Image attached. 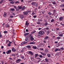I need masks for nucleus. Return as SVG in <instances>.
I'll return each mask as SVG.
<instances>
[{
  "mask_svg": "<svg viewBox=\"0 0 64 64\" xmlns=\"http://www.w3.org/2000/svg\"><path fill=\"white\" fill-rule=\"evenodd\" d=\"M44 32H45L43 31H40L38 32V34H40V35H43V34H44Z\"/></svg>",
  "mask_w": 64,
  "mask_h": 64,
  "instance_id": "obj_1",
  "label": "nucleus"
},
{
  "mask_svg": "<svg viewBox=\"0 0 64 64\" xmlns=\"http://www.w3.org/2000/svg\"><path fill=\"white\" fill-rule=\"evenodd\" d=\"M6 53L7 54H9L11 53V50H10L6 52Z\"/></svg>",
  "mask_w": 64,
  "mask_h": 64,
  "instance_id": "obj_2",
  "label": "nucleus"
},
{
  "mask_svg": "<svg viewBox=\"0 0 64 64\" xmlns=\"http://www.w3.org/2000/svg\"><path fill=\"white\" fill-rule=\"evenodd\" d=\"M27 43V42H22V43H21L20 44V46H22L24 44H26Z\"/></svg>",
  "mask_w": 64,
  "mask_h": 64,
  "instance_id": "obj_3",
  "label": "nucleus"
},
{
  "mask_svg": "<svg viewBox=\"0 0 64 64\" xmlns=\"http://www.w3.org/2000/svg\"><path fill=\"white\" fill-rule=\"evenodd\" d=\"M23 15H27L28 14V12L26 11L24 12H23Z\"/></svg>",
  "mask_w": 64,
  "mask_h": 64,
  "instance_id": "obj_4",
  "label": "nucleus"
},
{
  "mask_svg": "<svg viewBox=\"0 0 64 64\" xmlns=\"http://www.w3.org/2000/svg\"><path fill=\"white\" fill-rule=\"evenodd\" d=\"M63 18L62 17H60L59 18V20L60 21H61L63 20Z\"/></svg>",
  "mask_w": 64,
  "mask_h": 64,
  "instance_id": "obj_5",
  "label": "nucleus"
},
{
  "mask_svg": "<svg viewBox=\"0 0 64 64\" xmlns=\"http://www.w3.org/2000/svg\"><path fill=\"white\" fill-rule=\"evenodd\" d=\"M14 8H15V9H16V11H18V10H19V9L17 7H16V6H14Z\"/></svg>",
  "mask_w": 64,
  "mask_h": 64,
  "instance_id": "obj_6",
  "label": "nucleus"
},
{
  "mask_svg": "<svg viewBox=\"0 0 64 64\" xmlns=\"http://www.w3.org/2000/svg\"><path fill=\"white\" fill-rule=\"evenodd\" d=\"M7 16V13L6 12H4V14H3V16L4 17H6Z\"/></svg>",
  "mask_w": 64,
  "mask_h": 64,
  "instance_id": "obj_7",
  "label": "nucleus"
},
{
  "mask_svg": "<svg viewBox=\"0 0 64 64\" xmlns=\"http://www.w3.org/2000/svg\"><path fill=\"white\" fill-rule=\"evenodd\" d=\"M12 50L13 51V52H16V50L14 48H12Z\"/></svg>",
  "mask_w": 64,
  "mask_h": 64,
  "instance_id": "obj_8",
  "label": "nucleus"
},
{
  "mask_svg": "<svg viewBox=\"0 0 64 64\" xmlns=\"http://www.w3.org/2000/svg\"><path fill=\"white\" fill-rule=\"evenodd\" d=\"M21 61V60L20 59H18L17 60H16V63H19L20 62V61Z\"/></svg>",
  "mask_w": 64,
  "mask_h": 64,
  "instance_id": "obj_9",
  "label": "nucleus"
},
{
  "mask_svg": "<svg viewBox=\"0 0 64 64\" xmlns=\"http://www.w3.org/2000/svg\"><path fill=\"white\" fill-rule=\"evenodd\" d=\"M26 41L27 42H28V41H29V38H28V37H26Z\"/></svg>",
  "mask_w": 64,
  "mask_h": 64,
  "instance_id": "obj_10",
  "label": "nucleus"
},
{
  "mask_svg": "<svg viewBox=\"0 0 64 64\" xmlns=\"http://www.w3.org/2000/svg\"><path fill=\"white\" fill-rule=\"evenodd\" d=\"M18 11H19V9H22V6H18Z\"/></svg>",
  "mask_w": 64,
  "mask_h": 64,
  "instance_id": "obj_11",
  "label": "nucleus"
},
{
  "mask_svg": "<svg viewBox=\"0 0 64 64\" xmlns=\"http://www.w3.org/2000/svg\"><path fill=\"white\" fill-rule=\"evenodd\" d=\"M29 53L30 54H31V55H32L33 54V52L31 51H29Z\"/></svg>",
  "mask_w": 64,
  "mask_h": 64,
  "instance_id": "obj_12",
  "label": "nucleus"
},
{
  "mask_svg": "<svg viewBox=\"0 0 64 64\" xmlns=\"http://www.w3.org/2000/svg\"><path fill=\"white\" fill-rule=\"evenodd\" d=\"M38 5V3H36H36H35V4H34V6H36V7H37Z\"/></svg>",
  "mask_w": 64,
  "mask_h": 64,
  "instance_id": "obj_13",
  "label": "nucleus"
},
{
  "mask_svg": "<svg viewBox=\"0 0 64 64\" xmlns=\"http://www.w3.org/2000/svg\"><path fill=\"white\" fill-rule=\"evenodd\" d=\"M61 52H57L56 54V55H58V54H60V55H62V54Z\"/></svg>",
  "mask_w": 64,
  "mask_h": 64,
  "instance_id": "obj_14",
  "label": "nucleus"
},
{
  "mask_svg": "<svg viewBox=\"0 0 64 64\" xmlns=\"http://www.w3.org/2000/svg\"><path fill=\"white\" fill-rule=\"evenodd\" d=\"M48 23H46L44 24V26H45V27H48L47 25H48Z\"/></svg>",
  "mask_w": 64,
  "mask_h": 64,
  "instance_id": "obj_15",
  "label": "nucleus"
},
{
  "mask_svg": "<svg viewBox=\"0 0 64 64\" xmlns=\"http://www.w3.org/2000/svg\"><path fill=\"white\" fill-rule=\"evenodd\" d=\"M40 53L42 55H44V56H45V55H46V54L43 52H40Z\"/></svg>",
  "mask_w": 64,
  "mask_h": 64,
  "instance_id": "obj_16",
  "label": "nucleus"
},
{
  "mask_svg": "<svg viewBox=\"0 0 64 64\" xmlns=\"http://www.w3.org/2000/svg\"><path fill=\"white\" fill-rule=\"evenodd\" d=\"M6 28H8V27H9L10 26L8 24H7L6 25Z\"/></svg>",
  "mask_w": 64,
  "mask_h": 64,
  "instance_id": "obj_17",
  "label": "nucleus"
},
{
  "mask_svg": "<svg viewBox=\"0 0 64 64\" xmlns=\"http://www.w3.org/2000/svg\"><path fill=\"white\" fill-rule=\"evenodd\" d=\"M37 56H39V55L38 54H35V56H34V58H36L37 57Z\"/></svg>",
  "mask_w": 64,
  "mask_h": 64,
  "instance_id": "obj_18",
  "label": "nucleus"
},
{
  "mask_svg": "<svg viewBox=\"0 0 64 64\" xmlns=\"http://www.w3.org/2000/svg\"><path fill=\"white\" fill-rule=\"evenodd\" d=\"M47 55L48 57H49V58H50V57L51 55H50V54H48Z\"/></svg>",
  "mask_w": 64,
  "mask_h": 64,
  "instance_id": "obj_19",
  "label": "nucleus"
},
{
  "mask_svg": "<svg viewBox=\"0 0 64 64\" xmlns=\"http://www.w3.org/2000/svg\"><path fill=\"white\" fill-rule=\"evenodd\" d=\"M26 25H29V23L28 22V21H27L26 23Z\"/></svg>",
  "mask_w": 64,
  "mask_h": 64,
  "instance_id": "obj_20",
  "label": "nucleus"
},
{
  "mask_svg": "<svg viewBox=\"0 0 64 64\" xmlns=\"http://www.w3.org/2000/svg\"><path fill=\"white\" fill-rule=\"evenodd\" d=\"M45 60H46V62H49V60H48V59L47 58H45Z\"/></svg>",
  "mask_w": 64,
  "mask_h": 64,
  "instance_id": "obj_21",
  "label": "nucleus"
},
{
  "mask_svg": "<svg viewBox=\"0 0 64 64\" xmlns=\"http://www.w3.org/2000/svg\"><path fill=\"white\" fill-rule=\"evenodd\" d=\"M10 3L11 4H14L15 2L13 1H12L10 2Z\"/></svg>",
  "mask_w": 64,
  "mask_h": 64,
  "instance_id": "obj_22",
  "label": "nucleus"
},
{
  "mask_svg": "<svg viewBox=\"0 0 64 64\" xmlns=\"http://www.w3.org/2000/svg\"><path fill=\"white\" fill-rule=\"evenodd\" d=\"M4 34H7L8 33V31H4L3 32Z\"/></svg>",
  "mask_w": 64,
  "mask_h": 64,
  "instance_id": "obj_23",
  "label": "nucleus"
},
{
  "mask_svg": "<svg viewBox=\"0 0 64 64\" xmlns=\"http://www.w3.org/2000/svg\"><path fill=\"white\" fill-rule=\"evenodd\" d=\"M49 38V37L48 36H46L44 38V40H46L47 39H48Z\"/></svg>",
  "mask_w": 64,
  "mask_h": 64,
  "instance_id": "obj_24",
  "label": "nucleus"
},
{
  "mask_svg": "<svg viewBox=\"0 0 64 64\" xmlns=\"http://www.w3.org/2000/svg\"><path fill=\"white\" fill-rule=\"evenodd\" d=\"M40 46L42 47H43L44 46L42 45V44H40Z\"/></svg>",
  "mask_w": 64,
  "mask_h": 64,
  "instance_id": "obj_25",
  "label": "nucleus"
},
{
  "mask_svg": "<svg viewBox=\"0 0 64 64\" xmlns=\"http://www.w3.org/2000/svg\"><path fill=\"white\" fill-rule=\"evenodd\" d=\"M59 51V49L56 48L55 50H54V51L55 52H56V51Z\"/></svg>",
  "mask_w": 64,
  "mask_h": 64,
  "instance_id": "obj_26",
  "label": "nucleus"
},
{
  "mask_svg": "<svg viewBox=\"0 0 64 64\" xmlns=\"http://www.w3.org/2000/svg\"><path fill=\"white\" fill-rule=\"evenodd\" d=\"M52 3L53 4H54V5H56V2H52Z\"/></svg>",
  "mask_w": 64,
  "mask_h": 64,
  "instance_id": "obj_27",
  "label": "nucleus"
},
{
  "mask_svg": "<svg viewBox=\"0 0 64 64\" xmlns=\"http://www.w3.org/2000/svg\"><path fill=\"white\" fill-rule=\"evenodd\" d=\"M33 48L35 49H37V47L36 46H33Z\"/></svg>",
  "mask_w": 64,
  "mask_h": 64,
  "instance_id": "obj_28",
  "label": "nucleus"
},
{
  "mask_svg": "<svg viewBox=\"0 0 64 64\" xmlns=\"http://www.w3.org/2000/svg\"><path fill=\"white\" fill-rule=\"evenodd\" d=\"M26 47L28 48H31V46H26Z\"/></svg>",
  "mask_w": 64,
  "mask_h": 64,
  "instance_id": "obj_29",
  "label": "nucleus"
},
{
  "mask_svg": "<svg viewBox=\"0 0 64 64\" xmlns=\"http://www.w3.org/2000/svg\"><path fill=\"white\" fill-rule=\"evenodd\" d=\"M48 15H49L51 16V15H52V13H51L50 12H49L48 13Z\"/></svg>",
  "mask_w": 64,
  "mask_h": 64,
  "instance_id": "obj_30",
  "label": "nucleus"
},
{
  "mask_svg": "<svg viewBox=\"0 0 64 64\" xmlns=\"http://www.w3.org/2000/svg\"><path fill=\"white\" fill-rule=\"evenodd\" d=\"M25 8H26V7L25 6H23L22 8V10H23L24 9H25Z\"/></svg>",
  "mask_w": 64,
  "mask_h": 64,
  "instance_id": "obj_31",
  "label": "nucleus"
},
{
  "mask_svg": "<svg viewBox=\"0 0 64 64\" xmlns=\"http://www.w3.org/2000/svg\"><path fill=\"white\" fill-rule=\"evenodd\" d=\"M24 17V16H23L22 15L20 16V18H21V19H23Z\"/></svg>",
  "mask_w": 64,
  "mask_h": 64,
  "instance_id": "obj_32",
  "label": "nucleus"
},
{
  "mask_svg": "<svg viewBox=\"0 0 64 64\" xmlns=\"http://www.w3.org/2000/svg\"><path fill=\"white\" fill-rule=\"evenodd\" d=\"M36 32V30H34L32 32V34H34V33H35Z\"/></svg>",
  "mask_w": 64,
  "mask_h": 64,
  "instance_id": "obj_33",
  "label": "nucleus"
},
{
  "mask_svg": "<svg viewBox=\"0 0 64 64\" xmlns=\"http://www.w3.org/2000/svg\"><path fill=\"white\" fill-rule=\"evenodd\" d=\"M42 30L43 31H45V32H46V28H44V29H43Z\"/></svg>",
  "mask_w": 64,
  "mask_h": 64,
  "instance_id": "obj_34",
  "label": "nucleus"
},
{
  "mask_svg": "<svg viewBox=\"0 0 64 64\" xmlns=\"http://www.w3.org/2000/svg\"><path fill=\"white\" fill-rule=\"evenodd\" d=\"M30 44H35V43L34 42H30Z\"/></svg>",
  "mask_w": 64,
  "mask_h": 64,
  "instance_id": "obj_35",
  "label": "nucleus"
},
{
  "mask_svg": "<svg viewBox=\"0 0 64 64\" xmlns=\"http://www.w3.org/2000/svg\"><path fill=\"white\" fill-rule=\"evenodd\" d=\"M35 4V3L34 2H32V5H34V4Z\"/></svg>",
  "mask_w": 64,
  "mask_h": 64,
  "instance_id": "obj_36",
  "label": "nucleus"
},
{
  "mask_svg": "<svg viewBox=\"0 0 64 64\" xmlns=\"http://www.w3.org/2000/svg\"><path fill=\"white\" fill-rule=\"evenodd\" d=\"M58 36L60 37V36L62 37V36H63V35L62 34H59Z\"/></svg>",
  "mask_w": 64,
  "mask_h": 64,
  "instance_id": "obj_37",
  "label": "nucleus"
},
{
  "mask_svg": "<svg viewBox=\"0 0 64 64\" xmlns=\"http://www.w3.org/2000/svg\"><path fill=\"white\" fill-rule=\"evenodd\" d=\"M42 21V20H41V19H39L38 20V22H40V21Z\"/></svg>",
  "mask_w": 64,
  "mask_h": 64,
  "instance_id": "obj_38",
  "label": "nucleus"
},
{
  "mask_svg": "<svg viewBox=\"0 0 64 64\" xmlns=\"http://www.w3.org/2000/svg\"><path fill=\"white\" fill-rule=\"evenodd\" d=\"M51 22H54V19H52L51 20Z\"/></svg>",
  "mask_w": 64,
  "mask_h": 64,
  "instance_id": "obj_39",
  "label": "nucleus"
},
{
  "mask_svg": "<svg viewBox=\"0 0 64 64\" xmlns=\"http://www.w3.org/2000/svg\"><path fill=\"white\" fill-rule=\"evenodd\" d=\"M30 39L32 41H33V40H34V38H31Z\"/></svg>",
  "mask_w": 64,
  "mask_h": 64,
  "instance_id": "obj_40",
  "label": "nucleus"
},
{
  "mask_svg": "<svg viewBox=\"0 0 64 64\" xmlns=\"http://www.w3.org/2000/svg\"><path fill=\"white\" fill-rule=\"evenodd\" d=\"M61 7L62 8H63V7H64V4H62L61 5Z\"/></svg>",
  "mask_w": 64,
  "mask_h": 64,
  "instance_id": "obj_41",
  "label": "nucleus"
},
{
  "mask_svg": "<svg viewBox=\"0 0 64 64\" xmlns=\"http://www.w3.org/2000/svg\"><path fill=\"white\" fill-rule=\"evenodd\" d=\"M7 46H8L10 47V46H11V44H7Z\"/></svg>",
  "mask_w": 64,
  "mask_h": 64,
  "instance_id": "obj_42",
  "label": "nucleus"
},
{
  "mask_svg": "<svg viewBox=\"0 0 64 64\" xmlns=\"http://www.w3.org/2000/svg\"><path fill=\"white\" fill-rule=\"evenodd\" d=\"M22 53V52H24V49L22 48V50L20 51Z\"/></svg>",
  "mask_w": 64,
  "mask_h": 64,
  "instance_id": "obj_43",
  "label": "nucleus"
},
{
  "mask_svg": "<svg viewBox=\"0 0 64 64\" xmlns=\"http://www.w3.org/2000/svg\"><path fill=\"white\" fill-rule=\"evenodd\" d=\"M6 44H7L8 43V41H9V40H6Z\"/></svg>",
  "mask_w": 64,
  "mask_h": 64,
  "instance_id": "obj_44",
  "label": "nucleus"
},
{
  "mask_svg": "<svg viewBox=\"0 0 64 64\" xmlns=\"http://www.w3.org/2000/svg\"><path fill=\"white\" fill-rule=\"evenodd\" d=\"M39 49L40 50H44V49L42 48H39Z\"/></svg>",
  "mask_w": 64,
  "mask_h": 64,
  "instance_id": "obj_45",
  "label": "nucleus"
},
{
  "mask_svg": "<svg viewBox=\"0 0 64 64\" xmlns=\"http://www.w3.org/2000/svg\"><path fill=\"white\" fill-rule=\"evenodd\" d=\"M60 38H61L59 37H58L56 38V39H60Z\"/></svg>",
  "mask_w": 64,
  "mask_h": 64,
  "instance_id": "obj_46",
  "label": "nucleus"
},
{
  "mask_svg": "<svg viewBox=\"0 0 64 64\" xmlns=\"http://www.w3.org/2000/svg\"><path fill=\"white\" fill-rule=\"evenodd\" d=\"M19 3V1H17L16 2H15V3L16 4H17V3Z\"/></svg>",
  "mask_w": 64,
  "mask_h": 64,
  "instance_id": "obj_47",
  "label": "nucleus"
},
{
  "mask_svg": "<svg viewBox=\"0 0 64 64\" xmlns=\"http://www.w3.org/2000/svg\"><path fill=\"white\" fill-rule=\"evenodd\" d=\"M43 42L44 43H46V40H44L43 41Z\"/></svg>",
  "mask_w": 64,
  "mask_h": 64,
  "instance_id": "obj_48",
  "label": "nucleus"
},
{
  "mask_svg": "<svg viewBox=\"0 0 64 64\" xmlns=\"http://www.w3.org/2000/svg\"><path fill=\"white\" fill-rule=\"evenodd\" d=\"M47 33L48 34H49V33H50V31H49V30L48 31Z\"/></svg>",
  "mask_w": 64,
  "mask_h": 64,
  "instance_id": "obj_49",
  "label": "nucleus"
},
{
  "mask_svg": "<svg viewBox=\"0 0 64 64\" xmlns=\"http://www.w3.org/2000/svg\"><path fill=\"white\" fill-rule=\"evenodd\" d=\"M39 57L40 58H42L43 56H42V55H40Z\"/></svg>",
  "mask_w": 64,
  "mask_h": 64,
  "instance_id": "obj_50",
  "label": "nucleus"
},
{
  "mask_svg": "<svg viewBox=\"0 0 64 64\" xmlns=\"http://www.w3.org/2000/svg\"><path fill=\"white\" fill-rule=\"evenodd\" d=\"M53 13L54 14V13H55V12H56V10H54L53 11Z\"/></svg>",
  "mask_w": 64,
  "mask_h": 64,
  "instance_id": "obj_51",
  "label": "nucleus"
},
{
  "mask_svg": "<svg viewBox=\"0 0 64 64\" xmlns=\"http://www.w3.org/2000/svg\"><path fill=\"white\" fill-rule=\"evenodd\" d=\"M59 34V35H61V34H62V33L61 32H59L58 33Z\"/></svg>",
  "mask_w": 64,
  "mask_h": 64,
  "instance_id": "obj_52",
  "label": "nucleus"
},
{
  "mask_svg": "<svg viewBox=\"0 0 64 64\" xmlns=\"http://www.w3.org/2000/svg\"><path fill=\"white\" fill-rule=\"evenodd\" d=\"M35 14V13L34 12H32V15H34Z\"/></svg>",
  "mask_w": 64,
  "mask_h": 64,
  "instance_id": "obj_53",
  "label": "nucleus"
},
{
  "mask_svg": "<svg viewBox=\"0 0 64 64\" xmlns=\"http://www.w3.org/2000/svg\"><path fill=\"white\" fill-rule=\"evenodd\" d=\"M11 11H14L15 10H14V8H12L11 9Z\"/></svg>",
  "mask_w": 64,
  "mask_h": 64,
  "instance_id": "obj_54",
  "label": "nucleus"
},
{
  "mask_svg": "<svg viewBox=\"0 0 64 64\" xmlns=\"http://www.w3.org/2000/svg\"><path fill=\"white\" fill-rule=\"evenodd\" d=\"M12 43V42H10L9 41V44H11Z\"/></svg>",
  "mask_w": 64,
  "mask_h": 64,
  "instance_id": "obj_55",
  "label": "nucleus"
},
{
  "mask_svg": "<svg viewBox=\"0 0 64 64\" xmlns=\"http://www.w3.org/2000/svg\"><path fill=\"white\" fill-rule=\"evenodd\" d=\"M36 17H37V16H35V15H34V16H33V17L34 18H36Z\"/></svg>",
  "mask_w": 64,
  "mask_h": 64,
  "instance_id": "obj_56",
  "label": "nucleus"
},
{
  "mask_svg": "<svg viewBox=\"0 0 64 64\" xmlns=\"http://www.w3.org/2000/svg\"><path fill=\"white\" fill-rule=\"evenodd\" d=\"M21 58H22V59H23L24 58V56H21Z\"/></svg>",
  "mask_w": 64,
  "mask_h": 64,
  "instance_id": "obj_57",
  "label": "nucleus"
},
{
  "mask_svg": "<svg viewBox=\"0 0 64 64\" xmlns=\"http://www.w3.org/2000/svg\"><path fill=\"white\" fill-rule=\"evenodd\" d=\"M29 36L30 37V38H32V36H31V35H30Z\"/></svg>",
  "mask_w": 64,
  "mask_h": 64,
  "instance_id": "obj_58",
  "label": "nucleus"
},
{
  "mask_svg": "<svg viewBox=\"0 0 64 64\" xmlns=\"http://www.w3.org/2000/svg\"><path fill=\"white\" fill-rule=\"evenodd\" d=\"M45 51L48 52V50L46 49L45 50Z\"/></svg>",
  "mask_w": 64,
  "mask_h": 64,
  "instance_id": "obj_59",
  "label": "nucleus"
},
{
  "mask_svg": "<svg viewBox=\"0 0 64 64\" xmlns=\"http://www.w3.org/2000/svg\"><path fill=\"white\" fill-rule=\"evenodd\" d=\"M37 8H36L34 9V11L36 12V10H37Z\"/></svg>",
  "mask_w": 64,
  "mask_h": 64,
  "instance_id": "obj_60",
  "label": "nucleus"
},
{
  "mask_svg": "<svg viewBox=\"0 0 64 64\" xmlns=\"http://www.w3.org/2000/svg\"><path fill=\"white\" fill-rule=\"evenodd\" d=\"M46 30H49V28H48V27L46 28Z\"/></svg>",
  "mask_w": 64,
  "mask_h": 64,
  "instance_id": "obj_61",
  "label": "nucleus"
},
{
  "mask_svg": "<svg viewBox=\"0 0 64 64\" xmlns=\"http://www.w3.org/2000/svg\"><path fill=\"white\" fill-rule=\"evenodd\" d=\"M46 18H49V16H46Z\"/></svg>",
  "mask_w": 64,
  "mask_h": 64,
  "instance_id": "obj_62",
  "label": "nucleus"
},
{
  "mask_svg": "<svg viewBox=\"0 0 64 64\" xmlns=\"http://www.w3.org/2000/svg\"><path fill=\"white\" fill-rule=\"evenodd\" d=\"M60 49L61 50H64V48H60Z\"/></svg>",
  "mask_w": 64,
  "mask_h": 64,
  "instance_id": "obj_63",
  "label": "nucleus"
},
{
  "mask_svg": "<svg viewBox=\"0 0 64 64\" xmlns=\"http://www.w3.org/2000/svg\"><path fill=\"white\" fill-rule=\"evenodd\" d=\"M2 37V35H0V38H1Z\"/></svg>",
  "mask_w": 64,
  "mask_h": 64,
  "instance_id": "obj_64",
  "label": "nucleus"
}]
</instances>
